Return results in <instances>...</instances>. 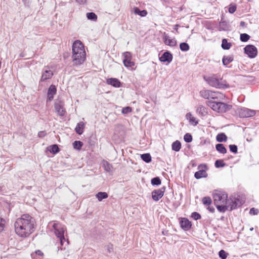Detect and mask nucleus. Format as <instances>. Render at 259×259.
<instances>
[{
	"label": "nucleus",
	"mask_w": 259,
	"mask_h": 259,
	"mask_svg": "<svg viewBox=\"0 0 259 259\" xmlns=\"http://www.w3.org/2000/svg\"><path fill=\"white\" fill-rule=\"evenodd\" d=\"M250 231H252L253 230V227H251L249 229Z\"/></svg>",
	"instance_id": "e2e57ef3"
},
{
	"label": "nucleus",
	"mask_w": 259,
	"mask_h": 259,
	"mask_svg": "<svg viewBox=\"0 0 259 259\" xmlns=\"http://www.w3.org/2000/svg\"><path fill=\"white\" fill-rule=\"evenodd\" d=\"M184 140L186 143H190L193 140L192 136L190 134L187 133L184 136Z\"/></svg>",
	"instance_id": "ea45409f"
},
{
	"label": "nucleus",
	"mask_w": 259,
	"mask_h": 259,
	"mask_svg": "<svg viewBox=\"0 0 259 259\" xmlns=\"http://www.w3.org/2000/svg\"><path fill=\"white\" fill-rule=\"evenodd\" d=\"M151 183L153 186H159L161 184V181L159 177H156L151 179Z\"/></svg>",
	"instance_id": "c9c22d12"
},
{
	"label": "nucleus",
	"mask_w": 259,
	"mask_h": 259,
	"mask_svg": "<svg viewBox=\"0 0 259 259\" xmlns=\"http://www.w3.org/2000/svg\"><path fill=\"white\" fill-rule=\"evenodd\" d=\"M186 118L189 120L190 124H193L194 126L197 125L198 124V120L193 117L190 112L187 113L186 115Z\"/></svg>",
	"instance_id": "412c9836"
},
{
	"label": "nucleus",
	"mask_w": 259,
	"mask_h": 259,
	"mask_svg": "<svg viewBox=\"0 0 259 259\" xmlns=\"http://www.w3.org/2000/svg\"><path fill=\"white\" fill-rule=\"evenodd\" d=\"M249 76H244V81L245 80V78H247Z\"/></svg>",
	"instance_id": "052dcab7"
},
{
	"label": "nucleus",
	"mask_w": 259,
	"mask_h": 259,
	"mask_svg": "<svg viewBox=\"0 0 259 259\" xmlns=\"http://www.w3.org/2000/svg\"><path fill=\"white\" fill-rule=\"evenodd\" d=\"M134 13L141 17H145L147 15V11L145 10H141L138 7H135L134 9Z\"/></svg>",
	"instance_id": "a878e982"
},
{
	"label": "nucleus",
	"mask_w": 259,
	"mask_h": 259,
	"mask_svg": "<svg viewBox=\"0 0 259 259\" xmlns=\"http://www.w3.org/2000/svg\"><path fill=\"white\" fill-rule=\"evenodd\" d=\"M172 60V55L168 51H166L159 57V60L162 62H171Z\"/></svg>",
	"instance_id": "4468645a"
},
{
	"label": "nucleus",
	"mask_w": 259,
	"mask_h": 259,
	"mask_svg": "<svg viewBox=\"0 0 259 259\" xmlns=\"http://www.w3.org/2000/svg\"><path fill=\"white\" fill-rule=\"evenodd\" d=\"M0 233L4 230L5 227V220L3 218L0 219Z\"/></svg>",
	"instance_id": "49530a36"
},
{
	"label": "nucleus",
	"mask_w": 259,
	"mask_h": 259,
	"mask_svg": "<svg viewBox=\"0 0 259 259\" xmlns=\"http://www.w3.org/2000/svg\"><path fill=\"white\" fill-rule=\"evenodd\" d=\"M55 109L57 114L61 116H64L66 113L65 109L64 108V104L61 101L55 103L54 105Z\"/></svg>",
	"instance_id": "9b49d317"
},
{
	"label": "nucleus",
	"mask_w": 259,
	"mask_h": 259,
	"mask_svg": "<svg viewBox=\"0 0 259 259\" xmlns=\"http://www.w3.org/2000/svg\"><path fill=\"white\" fill-rule=\"evenodd\" d=\"M244 53L250 58H254L257 54V48L253 45H247L244 48Z\"/></svg>",
	"instance_id": "6e6552de"
},
{
	"label": "nucleus",
	"mask_w": 259,
	"mask_h": 259,
	"mask_svg": "<svg viewBox=\"0 0 259 259\" xmlns=\"http://www.w3.org/2000/svg\"><path fill=\"white\" fill-rule=\"evenodd\" d=\"M180 49L182 51L186 52L189 50L190 47L187 43L182 42L180 44Z\"/></svg>",
	"instance_id": "e433bc0d"
},
{
	"label": "nucleus",
	"mask_w": 259,
	"mask_h": 259,
	"mask_svg": "<svg viewBox=\"0 0 259 259\" xmlns=\"http://www.w3.org/2000/svg\"><path fill=\"white\" fill-rule=\"evenodd\" d=\"M202 202L203 204L209 206L212 203V200L210 197H204L202 199Z\"/></svg>",
	"instance_id": "58836bf2"
},
{
	"label": "nucleus",
	"mask_w": 259,
	"mask_h": 259,
	"mask_svg": "<svg viewBox=\"0 0 259 259\" xmlns=\"http://www.w3.org/2000/svg\"><path fill=\"white\" fill-rule=\"evenodd\" d=\"M73 148L76 150H80L83 146V143L80 141H75L73 143Z\"/></svg>",
	"instance_id": "f704fd0d"
},
{
	"label": "nucleus",
	"mask_w": 259,
	"mask_h": 259,
	"mask_svg": "<svg viewBox=\"0 0 259 259\" xmlns=\"http://www.w3.org/2000/svg\"><path fill=\"white\" fill-rule=\"evenodd\" d=\"M240 39L241 41H243V33H241L240 35Z\"/></svg>",
	"instance_id": "4d7b16f0"
},
{
	"label": "nucleus",
	"mask_w": 259,
	"mask_h": 259,
	"mask_svg": "<svg viewBox=\"0 0 259 259\" xmlns=\"http://www.w3.org/2000/svg\"><path fill=\"white\" fill-rule=\"evenodd\" d=\"M108 84H110L115 88H119L121 86V82L116 78H108L106 80Z\"/></svg>",
	"instance_id": "f3484780"
},
{
	"label": "nucleus",
	"mask_w": 259,
	"mask_h": 259,
	"mask_svg": "<svg viewBox=\"0 0 259 259\" xmlns=\"http://www.w3.org/2000/svg\"><path fill=\"white\" fill-rule=\"evenodd\" d=\"M164 2H166L167 0H163Z\"/></svg>",
	"instance_id": "338daca9"
},
{
	"label": "nucleus",
	"mask_w": 259,
	"mask_h": 259,
	"mask_svg": "<svg viewBox=\"0 0 259 259\" xmlns=\"http://www.w3.org/2000/svg\"><path fill=\"white\" fill-rule=\"evenodd\" d=\"M236 10V7L235 5H230L228 11L230 14L234 13Z\"/></svg>",
	"instance_id": "de8ad7c7"
},
{
	"label": "nucleus",
	"mask_w": 259,
	"mask_h": 259,
	"mask_svg": "<svg viewBox=\"0 0 259 259\" xmlns=\"http://www.w3.org/2000/svg\"><path fill=\"white\" fill-rule=\"evenodd\" d=\"M53 75V72L50 70H46L42 73L40 81H45L46 80L52 78Z\"/></svg>",
	"instance_id": "6ab92c4d"
},
{
	"label": "nucleus",
	"mask_w": 259,
	"mask_h": 259,
	"mask_svg": "<svg viewBox=\"0 0 259 259\" xmlns=\"http://www.w3.org/2000/svg\"><path fill=\"white\" fill-rule=\"evenodd\" d=\"M256 111L246 108H244V118H249L254 116Z\"/></svg>",
	"instance_id": "aec40b11"
},
{
	"label": "nucleus",
	"mask_w": 259,
	"mask_h": 259,
	"mask_svg": "<svg viewBox=\"0 0 259 259\" xmlns=\"http://www.w3.org/2000/svg\"><path fill=\"white\" fill-rule=\"evenodd\" d=\"M142 259H148V258H143Z\"/></svg>",
	"instance_id": "69168bd1"
},
{
	"label": "nucleus",
	"mask_w": 259,
	"mask_h": 259,
	"mask_svg": "<svg viewBox=\"0 0 259 259\" xmlns=\"http://www.w3.org/2000/svg\"><path fill=\"white\" fill-rule=\"evenodd\" d=\"M215 149L218 152L221 154H226L227 152V149L223 144H217L215 145Z\"/></svg>",
	"instance_id": "393cba45"
},
{
	"label": "nucleus",
	"mask_w": 259,
	"mask_h": 259,
	"mask_svg": "<svg viewBox=\"0 0 259 259\" xmlns=\"http://www.w3.org/2000/svg\"><path fill=\"white\" fill-rule=\"evenodd\" d=\"M24 56V55L23 54V53H22L20 54V57H23Z\"/></svg>",
	"instance_id": "bf43d9fd"
},
{
	"label": "nucleus",
	"mask_w": 259,
	"mask_h": 259,
	"mask_svg": "<svg viewBox=\"0 0 259 259\" xmlns=\"http://www.w3.org/2000/svg\"><path fill=\"white\" fill-rule=\"evenodd\" d=\"M206 104L210 107L213 111L219 113H224L232 108V105L221 102H216L208 100L206 102Z\"/></svg>",
	"instance_id": "423d86ee"
},
{
	"label": "nucleus",
	"mask_w": 259,
	"mask_h": 259,
	"mask_svg": "<svg viewBox=\"0 0 259 259\" xmlns=\"http://www.w3.org/2000/svg\"><path fill=\"white\" fill-rule=\"evenodd\" d=\"M247 1H249V2H250V1H251V0H247Z\"/></svg>",
	"instance_id": "774afa93"
},
{
	"label": "nucleus",
	"mask_w": 259,
	"mask_h": 259,
	"mask_svg": "<svg viewBox=\"0 0 259 259\" xmlns=\"http://www.w3.org/2000/svg\"><path fill=\"white\" fill-rule=\"evenodd\" d=\"M258 213H259L258 209L255 208L254 207H252V208H250V209L249 210V214L250 215H257L258 214Z\"/></svg>",
	"instance_id": "c03bdc74"
},
{
	"label": "nucleus",
	"mask_w": 259,
	"mask_h": 259,
	"mask_svg": "<svg viewBox=\"0 0 259 259\" xmlns=\"http://www.w3.org/2000/svg\"><path fill=\"white\" fill-rule=\"evenodd\" d=\"M53 228L54 229L56 236L59 239L62 246L61 249H65L66 246L69 244L68 239H66L64 236V233L66 231L65 227L60 223H54Z\"/></svg>",
	"instance_id": "39448f33"
},
{
	"label": "nucleus",
	"mask_w": 259,
	"mask_h": 259,
	"mask_svg": "<svg viewBox=\"0 0 259 259\" xmlns=\"http://www.w3.org/2000/svg\"><path fill=\"white\" fill-rule=\"evenodd\" d=\"M34 253L31 254V257L33 258V259H34Z\"/></svg>",
	"instance_id": "680f3d73"
},
{
	"label": "nucleus",
	"mask_w": 259,
	"mask_h": 259,
	"mask_svg": "<svg viewBox=\"0 0 259 259\" xmlns=\"http://www.w3.org/2000/svg\"><path fill=\"white\" fill-rule=\"evenodd\" d=\"M57 89L55 85L51 84L48 90V99L51 101L54 98V96L56 94Z\"/></svg>",
	"instance_id": "dca6fc26"
},
{
	"label": "nucleus",
	"mask_w": 259,
	"mask_h": 259,
	"mask_svg": "<svg viewBox=\"0 0 259 259\" xmlns=\"http://www.w3.org/2000/svg\"><path fill=\"white\" fill-rule=\"evenodd\" d=\"M196 113L201 117L205 116L208 114L207 109L203 105H199L197 107Z\"/></svg>",
	"instance_id": "a211bd4d"
},
{
	"label": "nucleus",
	"mask_w": 259,
	"mask_h": 259,
	"mask_svg": "<svg viewBox=\"0 0 259 259\" xmlns=\"http://www.w3.org/2000/svg\"><path fill=\"white\" fill-rule=\"evenodd\" d=\"M35 220L28 214H22L15 223V231L21 237H27L34 231Z\"/></svg>",
	"instance_id": "f257e3e1"
},
{
	"label": "nucleus",
	"mask_w": 259,
	"mask_h": 259,
	"mask_svg": "<svg viewBox=\"0 0 259 259\" xmlns=\"http://www.w3.org/2000/svg\"><path fill=\"white\" fill-rule=\"evenodd\" d=\"M207 174L204 170H199L194 174V177L196 179H199L202 178H206Z\"/></svg>",
	"instance_id": "4be33fe9"
},
{
	"label": "nucleus",
	"mask_w": 259,
	"mask_h": 259,
	"mask_svg": "<svg viewBox=\"0 0 259 259\" xmlns=\"http://www.w3.org/2000/svg\"><path fill=\"white\" fill-rule=\"evenodd\" d=\"M141 159L146 163L151 161V156L149 153H144L141 155Z\"/></svg>",
	"instance_id": "2f4dec72"
},
{
	"label": "nucleus",
	"mask_w": 259,
	"mask_h": 259,
	"mask_svg": "<svg viewBox=\"0 0 259 259\" xmlns=\"http://www.w3.org/2000/svg\"><path fill=\"white\" fill-rule=\"evenodd\" d=\"M72 61L74 65H80L84 62L86 58V53L84 45L79 40H76L72 44Z\"/></svg>",
	"instance_id": "f03ea898"
},
{
	"label": "nucleus",
	"mask_w": 259,
	"mask_h": 259,
	"mask_svg": "<svg viewBox=\"0 0 259 259\" xmlns=\"http://www.w3.org/2000/svg\"><path fill=\"white\" fill-rule=\"evenodd\" d=\"M132 108L130 107H125L122 108V113L123 114H126L132 112Z\"/></svg>",
	"instance_id": "a18cd8bd"
},
{
	"label": "nucleus",
	"mask_w": 259,
	"mask_h": 259,
	"mask_svg": "<svg viewBox=\"0 0 259 259\" xmlns=\"http://www.w3.org/2000/svg\"><path fill=\"white\" fill-rule=\"evenodd\" d=\"M232 44L231 42H228L226 38H223L222 41L221 47L224 50H229L231 48Z\"/></svg>",
	"instance_id": "cd10ccee"
},
{
	"label": "nucleus",
	"mask_w": 259,
	"mask_h": 259,
	"mask_svg": "<svg viewBox=\"0 0 259 259\" xmlns=\"http://www.w3.org/2000/svg\"><path fill=\"white\" fill-rule=\"evenodd\" d=\"M179 27V25L176 24L174 25V29L177 31V32L179 33L178 31V27Z\"/></svg>",
	"instance_id": "5fc2aeb1"
},
{
	"label": "nucleus",
	"mask_w": 259,
	"mask_h": 259,
	"mask_svg": "<svg viewBox=\"0 0 259 259\" xmlns=\"http://www.w3.org/2000/svg\"><path fill=\"white\" fill-rule=\"evenodd\" d=\"M214 92H213L209 90H202L200 92V95L201 97L209 99V98L214 99L216 98L215 97H214Z\"/></svg>",
	"instance_id": "ddd939ff"
},
{
	"label": "nucleus",
	"mask_w": 259,
	"mask_h": 259,
	"mask_svg": "<svg viewBox=\"0 0 259 259\" xmlns=\"http://www.w3.org/2000/svg\"><path fill=\"white\" fill-rule=\"evenodd\" d=\"M191 217L195 220H198L201 219V215L197 212H192Z\"/></svg>",
	"instance_id": "79ce46f5"
},
{
	"label": "nucleus",
	"mask_w": 259,
	"mask_h": 259,
	"mask_svg": "<svg viewBox=\"0 0 259 259\" xmlns=\"http://www.w3.org/2000/svg\"><path fill=\"white\" fill-rule=\"evenodd\" d=\"M47 149L54 154H57L60 151V148L57 144H54L48 147Z\"/></svg>",
	"instance_id": "b1692460"
},
{
	"label": "nucleus",
	"mask_w": 259,
	"mask_h": 259,
	"mask_svg": "<svg viewBox=\"0 0 259 259\" xmlns=\"http://www.w3.org/2000/svg\"><path fill=\"white\" fill-rule=\"evenodd\" d=\"M230 151L234 153H237L238 148L236 145H229Z\"/></svg>",
	"instance_id": "37998d69"
},
{
	"label": "nucleus",
	"mask_w": 259,
	"mask_h": 259,
	"mask_svg": "<svg viewBox=\"0 0 259 259\" xmlns=\"http://www.w3.org/2000/svg\"><path fill=\"white\" fill-rule=\"evenodd\" d=\"M201 165H202V164L199 165L198 166V168H200V167Z\"/></svg>",
	"instance_id": "0e129e2a"
},
{
	"label": "nucleus",
	"mask_w": 259,
	"mask_h": 259,
	"mask_svg": "<svg viewBox=\"0 0 259 259\" xmlns=\"http://www.w3.org/2000/svg\"><path fill=\"white\" fill-rule=\"evenodd\" d=\"M243 21H241L240 22V26H242L243 27Z\"/></svg>",
	"instance_id": "13d9d810"
},
{
	"label": "nucleus",
	"mask_w": 259,
	"mask_h": 259,
	"mask_svg": "<svg viewBox=\"0 0 259 259\" xmlns=\"http://www.w3.org/2000/svg\"><path fill=\"white\" fill-rule=\"evenodd\" d=\"M165 189V187L163 186L160 189L153 190L151 193L153 200L155 201L159 200L163 196Z\"/></svg>",
	"instance_id": "1a4fd4ad"
},
{
	"label": "nucleus",
	"mask_w": 259,
	"mask_h": 259,
	"mask_svg": "<svg viewBox=\"0 0 259 259\" xmlns=\"http://www.w3.org/2000/svg\"><path fill=\"white\" fill-rule=\"evenodd\" d=\"M233 58L230 56H224L222 59V62L224 66L228 65L230 63L232 62Z\"/></svg>",
	"instance_id": "c756f323"
},
{
	"label": "nucleus",
	"mask_w": 259,
	"mask_h": 259,
	"mask_svg": "<svg viewBox=\"0 0 259 259\" xmlns=\"http://www.w3.org/2000/svg\"><path fill=\"white\" fill-rule=\"evenodd\" d=\"M123 63L125 67L128 68L135 65V63L132 61V55L131 53L126 52L123 53Z\"/></svg>",
	"instance_id": "9d476101"
},
{
	"label": "nucleus",
	"mask_w": 259,
	"mask_h": 259,
	"mask_svg": "<svg viewBox=\"0 0 259 259\" xmlns=\"http://www.w3.org/2000/svg\"><path fill=\"white\" fill-rule=\"evenodd\" d=\"M213 199L218 210L221 212H225L227 205V194L224 192L215 191L213 193Z\"/></svg>",
	"instance_id": "20e7f679"
},
{
	"label": "nucleus",
	"mask_w": 259,
	"mask_h": 259,
	"mask_svg": "<svg viewBox=\"0 0 259 259\" xmlns=\"http://www.w3.org/2000/svg\"><path fill=\"white\" fill-rule=\"evenodd\" d=\"M163 39L164 43L166 45L170 47H175L177 45V41L174 38H170L168 35L165 32L163 33Z\"/></svg>",
	"instance_id": "f8f14e48"
},
{
	"label": "nucleus",
	"mask_w": 259,
	"mask_h": 259,
	"mask_svg": "<svg viewBox=\"0 0 259 259\" xmlns=\"http://www.w3.org/2000/svg\"><path fill=\"white\" fill-rule=\"evenodd\" d=\"M180 224L181 228L184 230H188L191 228V222L187 218H182Z\"/></svg>",
	"instance_id": "2eb2a0df"
},
{
	"label": "nucleus",
	"mask_w": 259,
	"mask_h": 259,
	"mask_svg": "<svg viewBox=\"0 0 259 259\" xmlns=\"http://www.w3.org/2000/svg\"><path fill=\"white\" fill-rule=\"evenodd\" d=\"M190 164H191L192 167H195L196 166V163L194 161H191L190 162Z\"/></svg>",
	"instance_id": "6e6d98bb"
},
{
	"label": "nucleus",
	"mask_w": 259,
	"mask_h": 259,
	"mask_svg": "<svg viewBox=\"0 0 259 259\" xmlns=\"http://www.w3.org/2000/svg\"><path fill=\"white\" fill-rule=\"evenodd\" d=\"M203 79L210 86L217 89H226L229 84L218 74H212L208 76H204Z\"/></svg>",
	"instance_id": "7ed1b4c3"
},
{
	"label": "nucleus",
	"mask_w": 259,
	"mask_h": 259,
	"mask_svg": "<svg viewBox=\"0 0 259 259\" xmlns=\"http://www.w3.org/2000/svg\"><path fill=\"white\" fill-rule=\"evenodd\" d=\"M249 38L250 36L248 34L244 33V42L248 41Z\"/></svg>",
	"instance_id": "3c124183"
},
{
	"label": "nucleus",
	"mask_w": 259,
	"mask_h": 259,
	"mask_svg": "<svg viewBox=\"0 0 259 259\" xmlns=\"http://www.w3.org/2000/svg\"><path fill=\"white\" fill-rule=\"evenodd\" d=\"M35 254L40 256H42L44 255L43 252L40 250H36L35 251Z\"/></svg>",
	"instance_id": "8fccbe9b"
},
{
	"label": "nucleus",
	"mask_w": 259,
	"mask_h": 259,
	"mask_svg": "<svg viewBox=\"0 0 259 259\" xmlns=\"http://www.w3.org/2000/svg\"><path fill=\"white\" fill-rule=\"evenodd\" d=\"M84 124L83 122L78 123L75 128V131L78 135H81L83 132Z\"/></svg>",
	"instance_id": "5701e85b"
},
{
	"label": "nucleus",
	"mask_w": 259,
	"mask_h": 259,
	"mask_svg": "<svg viewBox=\"0 0 259 259\" xmlns=\"http://www.w3.org/2000/svg\"><path fill=\"white\" fill-rule=\"evenodd\" d=\"M87 17L88 19L94 21H96L98 19L97 15L94 12L87 13Z\"/></svg>",
	"instance_id": "72a5a7b5"
},
{
	"label": "nucleus",
	"mask_w": 259,
	"mask_h": 259,
	"mask_svg": "<svg viewBox=\"0 0 259 259\" xmlns=\"http://www.w3.org/2000/svg\"><path fill=\"white\" fill-rule=\"evenodd\" d=\"M208 209L211 212H214L215 211V209L213 206H209Z\"/></svg>",
	"instance_id": "864d4df0"
},
{
	"label": "nucleus",
	"mask_w": 259,
	"mask_h": 259,
	"mask_svg": "<svg viewBox=\"0 0 259 259\" xmlns=\"http://www.w3.org/2000/svg\"><path fill=\"white\" fill-rule=\"evenodd\" d=\"M171 148L173 151L176 152L179 151L181 148V142L178 140L175 141L171 145Z\"/></svg>",
	"instance_id": "bb28decb"
},
{
	"label": "nucleus",
	"mask_w": 259,
	"mask_h": 259,
	"mask_svg": "<svg viewBox=\"0 0 259 259\" xmlns=\"http://www.w3.org/2000/svg\"><path fill=\"white\" fill-rule=\"evenodd\" d=\"M103 167L104 170L107 172H110L112 168V166L107 161H103Z\"/></svg>",
	"instance_id": "473e14b6"
},
{
	"label": "nucleus",
	"mask_w": 259,
	"mask_h": 259,
	"mask_svg": "<svg viewBox=\"0 0 259 259\" xmlns=\"http://www.w3.org/2000/svg\"><path fill=\"white\" fill-rule=\"evenodd\" d=\"M46 135V134L45 131H40L38 133V136L39 138H43Z\"/></svg>",
	"instance_id": "09e8293b"
},
{
	"label": "nucleus",
	"mask_w": 259,
	"mask_h": 259,
	"mask_svg": "<svg viewBox=\"0 0 259 259\" xmlns=\"http://www.w3.org/2000/svg\"><path fill=\"white\" fill-rule=\"evenodd\" d=\"M214 165L217 168L223 167L226 165V163L224 162L222 159H218L215 161Z\"/></svg>",
	"instance_id": "4c0bfd02"
},
{
	"label": "nucleus",
	"mask_w": 259,
	"mask_h": 259,
	"mask_svg": "<svg viewBox=\"0 0 259 259\" xmlns=\"http://www.w3.org/2000/svg\"><path fill=\"white\" fill-rule=\"evenodd\" d=\"M96 196L98 200L99 201H101L103 199L107 198L108 196V195L105 192H99L96 194Z\"/></svg>",
	"instance_id": "7c9ffc66"
},
{
	"label": "nucleus",
	"mask_w": 259,
	"mask_h": 259,
	"mask_svg": "<svg viewBox=\"0 0 259 259\" xmlns=\"http://www.w3.org/2000/svg\"><path fill=\"white\" fill-rule=\"evenodd\" d=\"M216 140L219 142H226L227 140V136L223 133L217 135Z\"/></svg>",
	"instance_id": "c85d7f7f"
},
{
	"label": "nucleus",
	"mask_w": 259,
	"mask_h": 259,
	"mask_svg": "<svg viewBox=\"0 0 259 259\" xmlns=\"http://www.w3.org/2000/svg\"><path fill=\"white\" fill-rule=\"evenodd\" d=\"M228 255V254L223 249L219 252V256L221 259H226Z\"/></svg>",
	"instance_id": "a19ab883"
},
{
	"label": "nucleus",
	"mask_w": 259,
	"mask_h": 259,
	"mask_svg": "<svg viewBox=\"0 0 259 259\" xmlns=\"http://www.w3.org/2000/svg\"><path fill=\"white\" fill-rule=\"evenodd\" d=\"M241 200L240 196L237 194L232 195L229 199H227V205H226V210L236 209L241 205Z\"/></svg>",
	"instance_id": "0eeeda50"
},
{
	"label": "nucleus",
	"mask_w": 259,
	"mask_h": 259,
	"mask_svg": "<svg viewBox=\"0 0 259 259\" xmlns=\"http://www.w3.org/2000/svg\"><path fill=\"white\" fill-rule=\"evenodd\" d=\"M75 2L80 5H84L87 3L86 0H75Z\"/></svg>",
	"instance_id": "603ef678"
}]
</instances>
